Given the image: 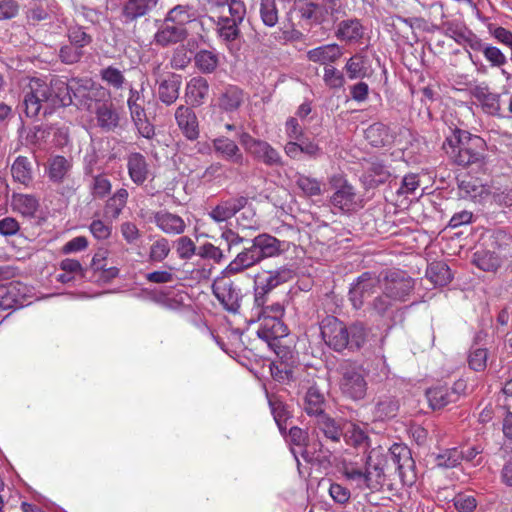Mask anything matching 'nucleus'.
Masks as SVG:
<instances>
[{
  "mask_svg": "<svg viewBox=\"0 0 512 512\" xmlns=\"http://www.w3.org/2000/svg\"><path fill=\"white\" fill-rule=\"evenodd\" d=\"M488 352L486 349L477 348L470 352L468 363L471 369L480 372L484 371L487 366Z\"/></svg>",
  "mask_w": 512,
  "mask_h": 512,
  "instance_id": "nucleus-60",
  "label": "nucleus"
},
{
  "mask_svg": "<svg viewBox=\"0 0 512 512\" xmlns=\"http://www.w3.org/2000/svg\"><path fill=\"white\" fill-rule=\"evenodd\" d=\"M387 470L397 472L403 477L407 469L414 466L410 449L404 444H393L384 455Z\"/></svg>",
  "mask_w": 512,
  "mask_h": 512,
  "instance_id": "nucleus-14",
  "label": "nucleus"
},
{
  "mask_svg": "<svg viewBox=\"0 0 512 512\" xmlns=\"http://www.w3.org/2000/svg\"><path fill=\"white\" fill-rule=\"evenodd\" d=\"M107 95V90L92 79L73 78V97L78 108L94 112Z\"/></svg>",
  "mask_w": 512,
  "mask_h": 512,
  "instance_id": "nucleus-7",
  "label": "nucleus"
},
{
  "mask_svg": "<svg viewBox=\"0 0 512 512\" xmlns=\"http://www.w3.org/2000/svg\"><path fill=\"white\" fill-rule=\"evenodd\" d=\"M221 239L225 241L227 245V251L233 252L240 245H247L251 242L246 235L235 232L234 230L227 228L221 233Z\"/></svg>",
  "mask_w": 512,
  "mask_h": 512,
  "instance_id": "nucleus-53",
  "label": "nucleus"
},
{
  "mask_svg": "<svg viewBox=\"0 0 512 512\" xmlns=\"http://www.w3.org/2000/svg\"><path fill=\"white\" fill-rule=\"evenodd\" d=\"M380 288L396 302H406L414 290L415 281L407 272L399 269L383 271Z\"/></svg>",
  "mask_w": 512,
  "mask_h": 512,
  "instance_id": "nucleus-6",
  "label": "nucleus"
},
{
  "mask_svg": "<svg viewBox=\"0 0 512 512\" xmlns=\"http://www.w3.org/2000/svg\"><path fill=\"white\" fill-rule=\"evenodd\" d=\"M72 169V161L61 155L53 156L49 159L47 175L51 182L55 184L63 183Z\"/></svg>",
  "mask_w": 512,
  "mask_h": 512,
  "instance_id": "nucleus-29",
  "label": "nucleus"
},
{
  "mask_svg": "<svg viewBox=\"0 0 512 512\" xmlns=\"http://www.w3.org/2000/svg\"><path fill=\"white\" fill-rule=\"evenodd\" d=\"M365 137L374 147L384 146L390 139L389 129L383 123H374L365 130Z\"/></svg>",
  "mask_w": 512,
  "mask_h": 512,
  "instance_id": "nucleus-44",
  "label": "nucleus"
},
{
  "mask_svg": "<svg viewBox=\"0 0 512 512\" xmlns=\"http://www.w3.org/2000/svg\"><path fill=\"white\" fill-rule=\"evenodd\" d=\"M332 451L319 438V433L313 430L302 448L301 456L306 462L323 464L329 462Z\"/></svg>",
  "mask_w": 512,
  "mask_h": 512,
  "instance_id": "nucleus-15",
  "label": "nucleus"
},
{
  "mask_svg": "<svg viewBox=\"0 0 512 512\" xmlns=\"http://www.w3.org/2000/svg\"><path fill=\"white\" fill-rule=\"evenodd\" d=\"M145 90L144 83H141L139 88L131 87L129 89L127 105L131 116H143V113H146L144 109Z\"/></svg>",
  "mask_w": 512,
  "mask_h": 512,
  "instance_id": "nucleus-43",
  "label": "nucleus"
},
{
  "mask_svg": "<svg viewBox=\"0 0 512 512\" xmlns=\"http://www.w3.org/2000/svg\"><path fill=\"white\" fill-rule=\"evenodd\" d=\"M323 80L331 89L342 88L345 84L343 73L334 66H325Z\"/></svg>",
  "mask_w": 512,
  "mask_h": 512,
  "instance_id": "nucleus-57",
  "label": "nucleus"
},
{
  "mask_svg": "<svg viewBox=\"0 0 512 512\" xmlns=\"http://www.w3.org/2000/svg\"><path fill=\"white\" fill-rule=\"evenodd\" d=\"M268 402L275 422H287L290 416L286 405L275 396L268 397Z\"/></svg>",
  "mask_w": 512,
  "mask_h": 512,
  "instance_id": "nucleus-62",
  "label": "nucleus"
},
{
  "mask_svg": "<svg viewBox=\"0 0 512 512\" xmlns=\"http://www.w3.org/2000/svg\"><path fill=\"white\" fill-rule=\"evenodd\" d=\"M282 242L276 237L262 233L251 239L236 257L222 271L225 276H232L253 267L262 260L275 257L282 252Z\"/></svg>",
  "mask_w": 512,
  "mask_h": 512,
  "instance_id": "nucleus-3",
  "label": "nucleus"
},
{
  "mask_svg": "<svg viewBox=\"0 0 512 512\" xmlns=\"http://www.w3.org/2000/svg\"><path fill=\"white\" fill-rule=\"evenodd\" d=\"M69 43L83 50L84 47L92 43V36L86 32V29L79 25L70 26L67 29Z\"/></svg>",
  "mask_w": 512,
  "mask_h": 512,
  "instance_id": "nucleus-49",
  "label": "nucleus"
},
{
  "mask_svg": "<svg viewBox=\"0 0 512 512\" xmlns=\"http://www.w3.org/2000/svg\"><path fill=\"white\" fill-rule=\"evenodd\" d=\"M97 116L99 127L104 130H114L119 124V115L113 108L112 104L102 103L94 111Z\"/></svg>",
  "mask_w": 512,
  "mask_h": 512,
  "instance_id": "nucleus-37",
  "label": "nucleus"
},
{
  "mask_svg": "<svg viewBox=\"0 0 512 512\" xmlns=\"http://www.w3.org/2000/svg\"><path fill=\"white\" fill-rule=\"evenodd\" d=\"M291 278V271L288 269H279L268 272L264 276H258L254 285V304L264 305L269 299V293L282 283Z\"/></svg>",
  "mask_w": 512,
  "mask_h": 512,
  "instance_id": "nucleus-12",
  "label": "nucleus"
},
{
  "mask_svg": "<svg viewBox=\"0 0 512 512\" xmlns=\"http://www.w3.org/2000/svg\"><path fill=\"white\" fill-rule=\"evenodd\" d=\"M229 277L223 274L215 280L212 286L213 294L227 311L237 313L240 308L241 294L228 279Z\"/></svg>",
  "mask_w": 512,
  "mask_h": 512,
  "instance_id": "nucleus-13",
  "label": "nucleus"
},
{
  "mask_svg": "<svg viewBox=\"0 0 512 512\" xmlns=\"http://www.w3.org/2000/svg\"><path fill=\"white\" fill-rule=\"evenodd\" d=\"M247 203L248 199L244 196L221 200L208 215L217 223L225 222L243 209Z\"/></svg>",
  "mask_w": 512,
  "mask_h": 512,
  "instance_id": "nucleus-18",
  "label": "nucleus"
},
{
  "mask_svg": "<svg viewBox=\"0 0 512 512\" xmlns=\"http://www.w3.org/2000/svg\"><path fill=\"white\" fill-rule=\"evenodd\" d=\"M258 309L257 317L260 327L257 330L259 338L266 341L270 346L273 341L285 337L288 334L287 327L282 321L284 306L279 302L264 305H255Z\"/></svg>",
  "mask_w": 512,
  "mask_h": 512,
  "instance_id": "nucleus-5",
  "label": "nucleus"
},
{
  "mask_svg": "<svg viewBox=\"0 0 512 512\" xmlns=\"http://www.w3.org/2000/svg\"><path fill=\"white\" fill-rule=\"evenodd\" d=\"M342 55L343 49L336 43L322 45L307 52L308 60L325 66H330V63L336 62Z\"/></svg>",
  "mask_w": 512,
  "mask_h": 512,
  "instance_id": "nucleus-25",
  "label": "nucleus"
},
{
  "mask_svg": "<svg viewBox=\"0 0 512 512\" xmlns=\"http://www.w3.org/2000/svg\"><path fill=\"white\" fill-rule=\"evenodd\" d=\"M26 132L25 142L30 146H41L43 143L47 142V139L51 134V126L49 125H34L29 128L27 131L25 130V126L22 123L18 129V133L20 136Z\"/></svg>",
  "mask_w": 512,
  "mask_h": 512,
  "instance_id": "nucleus-33",
  "label": "nucleus"
},
{
  "mask_svg": "<svg viewBox=\"0 0 512 512\" xmlns=\"http://www.w3.org/2000/svg\"><path fill=\"white\" fill-rule=\"evenodd\" d=\"M426 277L435 286H445L452 280V274L449 266L442 261L432 262L427 267Z\"/></svg>",
  "mask_w": 512,
  "mask_h": 512,
  "instance_id": "nucleus-36",
  "label": "nucleus"
},
{
  "mask_svg": "<svg viewBox=\"0 0 512 512\" xmlns=\"http://www.w3.org/2000/svg\"><path fill=\"white\" fill-rule=\"evenodd\" d=\"M11 204L14 210L25 216H33L39 206L38 200L27 194H13Z\"/></svg>",
  "mask_w": 512,
  "mask_h": 512,
  "instance_id": "nucleus-40",
  "label": "nucleus"
},
{
  "mask_svg": "<svg viewBox=\"0 0 512 512\" xmlns=\"http://www.w3.org/2000/svg\"><path fill=\"white\" fill-rule=\"evenodd\" d=\"M443 149L448 157L458 166L484 171L487 164L486 141L466 130L454 128L452 134L447 136Z\"/></svg>",
  "mask_w": 512,
  "mask_h": 512,
  "instance_id": "nucleus-2",
  "label": "nucleus"
},
{
  "mask_svg": "<svg viewBox=\"0 0 512 512\" xmlns=\"http://www.w3.org/2000/svg\"><path fill=\"white\" fill-rule=\"evenodd\" d=\"M83 55L84 51L71 43L61 46L58 54L61 62L67 65L78 63Z\"/></svg>",
  "mask_w": 512,
  "mask_h": 512,
  "instance_id": "nucleus-56",
  "label": "nucleus"
},
{
  "mask_svg": "<svg viewBox=\"0 0 512 512\" xmlns=\"http://www.w3.org/2000/svg\"><path fill=\"white\" fill-rule=\"evenodd\" d=\"M153 219L156 226L166 234H182L186 228V224L180 216L168 211L155 212Z\"/></svg>",
  "mask_w": 512,
  "mask_h": 512,
  "instance_id": "nucleus-24",
  "label": "nucleus"
},
{
  "mask_svg": "<svg viewBox=\"0 0 512 512\" xmlns=\"http://www.w3.org/2000/svg\"><path fill=\"white\" fill-rule=\"evenodd\" d=\"M320 330L323 340L333 350L340 352L349 346L348 328L335 316L324 317Z\"/></svg>",
  "mask_w": 512,
  "mask_h": 512,
  "instance_id": "nucleus-11",
  "label": "nucleus"
},
{
  "mask_svg": "<svg viewBox=\"0 0 512 512\" xmlns=\"http://www.w3.org/2000/svg\"><path fill=\"white\" fill-rule=\"evenodd\" d=\"M175 25L183 26L195 19L193 8L189 5H176L168 11L165 18Z\"/></svg>",
  "mask_w": 512,
  "mask_h": 512,
  "instance_id": "nucleus-42",
  "label": "nucleus"
},
{
  "mask_svg": "<svg viewBox=\"0 0 512 512\" xmlns=\"http://www.w3.org/2000/svg\"><path fill=\"white\" fill-rule=\"evenodd\" d=\"M100 77L104 82L115 89H121L125 82L123 73L113 66H108L107 68L102 69L100 71Z\"/></svg>",
  "mask_w": 512,
  "mask_h": 512,
  "instance_id": "nucleus-54",
  "label": "nucleus"
},
{
  "mask_svg": "<svg viewBox=\"0 0 512 512\" xmlns=\"http://www.w3.org/2000/svg\"><path fill=\"white\" fill-rule=\"evenodd\" d=\"M127 168L131 180L136 185H142L148 177V164L146 158L138 152L129 154Z\"/></svg>",
  "mask_w": 512,
  "mask_h": 512,
  "instance_id": "nucleus-27",
  "label": "nucleus"
},
{
  "mask_svg": "<svg viewBox=\"0 0 512 512\" xmlns=\"http://www.w3.org/2000/svg\"><path fill=\"white\" fill-rule=\"evenodd\" d=\"M314 425V430L321 432L331 443H339L344 435L342 420L332 418L327 413L314 420Z\"/></svg>",
  "mask_w": 512,
  "mask_h": 512,
  "instance_id": "nucleus-19",
  "label": "nucleus"
},
{
  "mask_svg": "<svg viewBox=\"0 0 512 512\" xmlns=\"http://www.w3.org/2000/svg\"><path fill=\"white\" fill-rule=\"evenodd\" d=\"M240 143L245 151L256 161L268 167H283L284 161L280 153L267 141L256 139L249 133L243 132L240 135Z\"/></svg>",
  "mask_w": 512,
  "mask_h": 512,
  "instance_id": "nucleus-8",
  "label": "nucleus"
},
{
  "mask_svg": "<svg viewBox=\"0 0 512 512\" xmlns=\"http://www.w3.org/2000/svg\"><path fill=\"white\" fill-rule=\"evenodd\" d=\"M157 82L159 83V100L167 106L175 103L179 97V90L182 84L181 76L175 73H170L167 78L157 80Z\"/></svg>",
  "mask_w": 512,
  "mask_h": 512,
  "instance_id": "nucleus-22",
  "label": "nucleus"
},
{
  "mask_svg": "<svg viewBox=\"0 0 512 512\" xmlns=\"http://www.w3.org/2000/svg\"><path fill=\"white\" fill-rule=\"evenodd\" d=\"M193 51L186 45H178L172 53L170 59V65L173 69L182 70L185 69L193 58Z\"/></svg>",
  "mask_w": 512,
  "mask_h": 512,
  "instance_id": "nucleus-48",
  "label": "nucleus"
},
{
  "mask_svg": "<svg viewBox=\"0 0 512 512\" xmlns=\"http://www.w3.org/2000/svg\"><path fill=\"white\" fill-rule=\"evenodd\" d=\"M188 37V31L183 26L175 25L163 19L154 34L153 41L161 47H169L183 42Z\"/></svg>",
  "mask_w": 512,
  "mask_h": 512,
  "instance_id": "nucleus-16",
  "label": "nucleus"
},
{
  "mask_svg": "<svg viewBox=\"0 0 512 512\" xmlns=\"http://www.w3.org/2000/svg\"><path fill=\"white\" fill-rule=\"evenodd\" d=\"M330 185L334 190L331 204L342 212H351L358 207V197L355 188L341 175H333Z\"/></svg>",
  "mask_w": 512,
  "mask_h": 512,
  "instance_id": "nucleus-10",
  "label": "nucleus"
},
{
  "mask_svg": "<svg viewBox=\"0 0 512 512\" xmlns=\"http://www.w3.org/2000/svg\"><path fill=\"white\" fill-rule=\"evenodd\" d=\"M195 67L203 74L213 73L220 62L219 54L213 50L201 49L195 53Z\"/></svg>",
  "mask_w": 512,
  "mask_h": 512,
  "instance_id": "nucleus-34",
  "label": "nucleus"
},
{
  "mask_svg": "<svg viewBox=\"0 0 512 512\" xmlns=\"http://www.w3.org/2000/svg\"><path fill=\"white\" fill-rule=\"evenodd\" d=\"M384 454L378 451H371L367 457L365 470H371L373 472L374 489H377L382 485L384 481V473L388 471L386 468Z\"/></svg>",
  "mask_w": 512,
  "mask_h": 512,
  "instance_id": "nucleus-31",
  "label": "nucleus"
},
{
  "mask_svg": "<svg viewBox=\"0 0 512 512\" xmlns=\"http://www.w3.org/2000/svg\"><path fill=\"white\" fill-rule=\"evenodd\" d=\"M338 386L341 394L347 399L360 401L365 398L368 384V373L358 362L342 361L337 367Z\"/></svg>",
  "mask_w": 512,
  "mask_h": 512,
  "instance_id": "nucleus-4",
  "label": "nucleus"
},
{
  "mask_svg": "<svg viewBox=\"0 0 512 512\" xmlns=\"http://www.w3.org/2000/svg\"><path fill=\"white\" fill-rule=\"evenodd\" d=\"M12 177L16 182L28 186L33 180V169L30 160L25 156H18L11 166Z\"/></svg>",
  "mask_w": 512,
  "mask_h": 512,
  "instance_id": "nucleus-35",
  "label": "nucleus"
},
{
  "mask_svg": "<svg viewBox=\"0 0 512 512\" xmlns=\"http://www.w3.org/2000/svg\"><path fill=\"white\" fill-rule=\"evenodd\" d=\"M367 329L361 322H356L348 328L349 349H359L366 341Z\"/></svg>",
  "mask_w": 512,
  "mask_h": 512,
  "instance_id": "nucleus-51",
  "label": "nucleus"
},
{
  "mask_svg": "<svg viewBox=\"0 0 512 512\" xmlns=\"http://www.w3.org/2000/svg\"><path fill=\"white\" fill-rule=\"evenodd\" d=\"M381 276L372 272H364L351 284L349 301L354 309H362L372 295L380 289Z\"/></svg>",
  "mask_w": 512,
  "mask_h": 512,
  "instance_id": "nucleus-9",
  "label": "nucleus"
},
{
  "mask_svg": "<svg viewBox=\"0 0 512 512\" xmlns=\"http://www.w3.org/2000/svg\"><path fill=\"white\" fill-rule=\"evenodd\" d=\"M479 52H482L485 59L490 63L493 68H502L507 64V57L505 54L496 46L484 43Z\"/></svg>",
  "mask_w": 512,
  "mask_h": 512,
  "instance_id": "nucleus-50",
  "label": "nucleus"
},
{
  "mask_svg": "<svg viewBox=\"0 0 512 512\" xmlns=\"http://www.w3.org/2000/svg\"><path fill=\"white\" fill-rule=\"evenodd\" d=\"M159 0H125L121 6V17L124 24H131L148 15Z\"/></svg>",
  "mask_w": 512,
  "mask_h": 512,
  "instance_id": "nucleus-17",
  "label": "nucleus"
},
{
  "mask_svg": "<svg viewBox=\"0 0 512 512\" xmlns=\"http://www.w3.org/2000/svg\"><path fill=\"white\" fill-rule=\"evenodd\" d=\"M295 182L305 196L313 197L322 194V183L316 178L298 173Z\"/></svg>",
  "mask_w": 512,
  "mask_h": 512,
  "instance_id": "nucleus-46",
  "label": "nucleus"
},
{
  "mask_svg": "<svg viewBox=\"0 0 512 512\" xmlns=\"http://www.w3.org/2000/svg\"><path fill=\"white\" fill-rule=\"evenodd\" d=\"M366 64L367 57L361 53H357L349 58L345 65L348 78L354 80L368 76Z\"/></svg>",
  "mask_w": 512,
  "mask_h": 512,
  "instance_id": "nucleus-41",
  "label": "nucleus"
},
{
  "mask_svg": "<svg viewBox=\"0 0 512 512\" xmlns=\"http://www.w3.org/2000/svg\"><path fill=\"white\" fill-rule=\"evenodd\" d=\"M260 16L264 25L274 27L278 22L275 0H260Z\"/></svg>",
  "mask_w": 512,
  "mask_h": 512,
  "instance_id": "nucleus-52",
  "label": "nucleus"
},
{
  "mask_svg": "<svg viewBox=\"0 0 512 512\" xmlns=\"http://www.w3.org/2000/svg\"><path fill=\"white\" fill-rule=\"evenodd\" d=\"M111 191V183L104 175L93 177L91 192L94 198H104Z\"/></svg>",
  "mask_w": 512,
  "mask_h": 512,
  "instance_id": "nucleus-59",
  "label": "nucleus"
},
{
  "mask_svg": "<svg viewBox=\"0 0 512 512\" xmlns=\"http://www.w3.org/2000/svg\"><path fill=\"white\" fill-rule=\"evenodd\" d=\"M365 33V28L357 18L342 20L338 23L335 36L341 41L355 43L360 41Z\"/></svg>",
  "mask_w": 512,
  "mask_h": 512,
  "instance_id": "nucleus-23",
  "label": "nucleus"
},
{
  "mask_svg": "<svg viewBox=\"0 0 512 512\" xmlns=\"http://www.w3.org/2000/svg\"><path fill=\"white\" fill-rule=\"evenodd\" d=\"M212 143L214 151L221 155L225 160L236 165L244 164V155L234 140L225 136H220L215 138Z\"/></svg>",
  "mask_w": 512,
  "mask_h": 512,
  "instance_id": "nucleus-21",
  "label": "nucleus"
},
{
  "mask_svg": "<svg viewBox=\"0 0 512 512\" xmlns=\"http://www.w3.org/2000/svg\"><path fill=\"white\" fill-rule=\"evenodd\" d=\"M325 13L330 15L333 22H336L345 15V6L342 0H323Z\"/></svg>",
  "mask_w": 512,
  "mask_h": 512,
  "instance_id": "nucleus-64",
  "label": "nucleus"
},
{
  "mask_svg": "<svg viewBox=\"0 0 512 512\" xmlns=\"http://www.w3.org/2000/svg\"><path fill=\"white\" fill-rule=\"evenodd\" d=\"M463 460L462 452L458 448L445 449L435 456V464L442 468H454Z\"/></svg>",
  "mask_w": 512,
  "mask_h": 512,
  "instance_id": "nucleus-47",
  "label": "nucleus"
},
{
  "mask_svg": "<svg viewBox=\"0 0 512 512\" xmlns=\"http://www.w3.org/2000/svg\"><path fill=\"white\" fill-rule=\"evenodd\" d=\"M170 250L169 241L166 238H160L151 245L149 259L152 262H161L169 255Z\"/></svg>",
  "mask_w": 512,
  "mask_h": 512,
  "instance_id": "nucleus-55",
  "label": "nucleus"
},
{
  "mask_svg": "<svg viewBox=\"0 0 512 512\" xmlns=\"http://www.w3.org/2000/svg\"><path fill=\"white\" fill-rule=\"evenodd\" d=\"M473 263L483 271L494 272L501 266V258L491 251H476L473 255Z\"/></svg>",
  "mask_w": 512,
  "mask_h": 512,
  "instance_id": "nucleus-39",
  "label": "nucleus"
},
{
  "mask_svg": "<svg viewBox=\"0 0 512 512\" xmlns=\"http://www.w3.org/2000/svg\"><path fill=\"white\" fill-rule=\"evenodd\" d=\"M175 119L178 127L189 140H195L199 136L198 120L194 111L187 106H179L175 111Z\"/></svg>",
  "mask_w": 512,
  "mask_h": 512,
  "instance_id": "nucleus-20",
  "label": "nucleus"
},
{
  "mask_svg": "<svg viewBox=\"0 0 512 512\" xmlns=\"http://www.w3.org/2000/svg\"><path fill=\"white\" fill-rule=\"evenodd\" d=\"M208 93L209 83L201 76L191 78L186 85L185 96L187 98V102L192 106L202 105L208 96Z\"/></svg>",
  "mask_w": 512,
  "mask_h": 512,
  "instance_id": "nucleus-26",
  "label": "nucleus"
},
{
  "mask_svg": "<svg viewBox=\"0 0 512 512\" xmlns=\"http://www.w3.org/2000/svg\"><path fill=\"white\" fill-rule=\"evenodd\" d=\"M244 92L238 86L228 85L218 98V106L225 112H233L239 109L243 103Z\"/></svg>",
  "mask_w": 512,
  "mask_h": 512,
  "instance_id": "nucleus-30",
  "label": "nucleus"
},
{
  "mask_svg": "<svg viewBox=\"0 0 512 512\" xmlns=\"http://www.w3.org/2000/svg\"><path fill=\"white\" fill-rule=\"evenodd\" d=\"M396 303L390 296H386V293L382 290L381 294L368 303L367 310L371 315L384 318L390 315Z\"/></svg>",
  "mask_w": 512,
  "mask_h": 512,
  "instance_id": "nucleus-38",
  "label": "nucleus"
},
{
  "mask_svg": "<svg viewBox=\"0 0 512 512\" xmlns=\"http://www.w3.org/2000/svg\"><path fill=\"white\" fill-rule=\"evenodd\" d=\"M73 79L68 83L60 78L51 79L47 84L39 78H32L24 94L23 105L27 117H36L41 109L51 114L56 108L73 103Z\"/></svg>",
  "mask_w": 512,
  "mask_h": 512,
  "instance_id": "nucleus-1",
  "label": "nucleus"
},
{
  "mask_svg": "<svg viewBox=\"0 0 512 512\" xmlns=\"http://www.w3.org/2000/svg\"><path fill=\"white\" fill-rule=\"evenodd\" d=\"M344 475L354 481L363 483L367 488L374 489L373 472L371 470L362 471L357 468H345Z\"/></svg>",
  "mask_w": 512,
  "mask_h": 512,
  "instance_id": "nucleus-58",
  "label": "nucleus"
},
{
  "mask_svg": "<svg viewBox=\"0 0 512 512\" xmlns=\"http://www.w3.org/2000/svg\"><path fill=\"white\" fill-rule=\"evenodd\" d=\"M239 23L229 20L228 17L222 19V24L219 27V35L225 41H233L239 35Z\"/></svg>",
  "mask_w": 512,
  "mask_h": 512,
  "instance_id": "nucleus-63",
  "label": "nucleus"
},
{
  "mask_svg": "<svg viewBox=\"0 0 512 512\" xmlns=\"http://www.w3.org/2000/svg\"><path fill=\"white\" fill-rule=\"evenodd\" d=\"M325 404L324 395L316 387H310L307 390L303 402V409L307 415L316 420L320 415L326 414Z\"/></svg>",
  "mask_w": 512,
  "mask_h": 512,
  "instance_id": "nucleus-28",
  "label": "nucleus"
},
{
  "mask_svg": "<svg viewBox=\"0 0 512 512\" xmlns=\"http://www.w3.org/2000/svg\"><path fill=\"white\" fill-rule=\"evenodd\" d=\"M197 255L203 259L213 260L216 263H220L224 258L223 251L209 242L198 247Z\"/></svg>",
  "mask_w": 512,
  "mask_h": 512,
  "instance_id": "nucleus-61",
  "label": "nucleus"
},
{
  "mask_svg": "<svg viewBox=\"0 0 512 512\" xmlns=\"http://www.w3.org/2000/svg\"><path fill=\"white\" fill-rule=\"evenodd\" d=\"M427 397L433 409H440L454 401L456 394L454 391L449 392L447 388L437 387L429 389L427 391Z\"/></svg>",
  "mask_w": 512,
  "mask_h": 512,
  "instance_id": "nucleus-45",
  "label": "nucleus"
},
{
  "mask_svg": "<svg viewBox=\"0 0 512 512\" xmlns=\"http://www.w3.org/2000/svg\"><path fill=\"white\" fill-rule=\"evenodd\" d=\"M399 406V401L396 397L391 395L380 396L375 403L374 416L380 420L393 418L397 415Z\"/></svg>",
  "mask_w": 512,
  "mask_h": 512,
  "instance_id": "nucleus-32",
  "label": "nucleus"
}]
</instances>
